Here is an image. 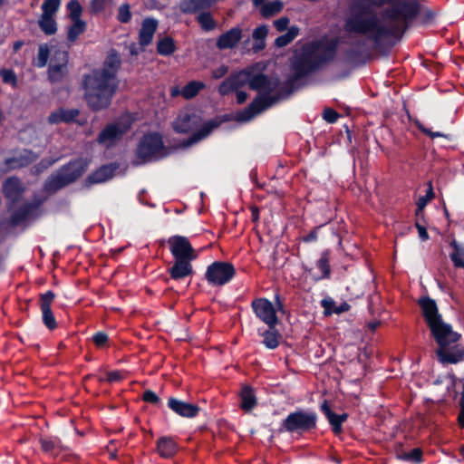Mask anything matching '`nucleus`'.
Masks as SVG:
<instances>
[{"label":"nucleus","mask_w":464,"mask_h":464,"mask_svg":"<svg viewBox=\"0 0 464 464\" xmlns=\"http://www.w3.org/2000/svg\"><path fill=\"white\" fill-rule=\"evenodd\" d=\"M337 45L336 39H332L325 44L321 41H313L304 45L291 61L292 73L284 82L280 81L277 91L274 94L254 99L245 110V118L250 119L263 112L302 89L306 84L304 81L306 77L335 58Z\"/></svg>","instance_id":"nucleus-1"},{"label":"nucleus","mask_w":464,"mask_h":464,"mask_svg":"<svg viewBox=\"0 0 464 464\" xmlns=\"http://www.w3.org/2000/svg\"><path fill=\"white\" fill-rule=\"evenodd\" d=\"M121 63L120 53L111 49L101 68L93 69L82 76L81 85L83 98L92 111L106 110L111 104L120 83L118 72Z\"/></svg>","instance_id":"nucleus-2"},{"label":"nucleus","mask_w":464,"mask_h":464,"mask_svg":"<svg viewBox=\"0 0 464 464\" xmlns=\"http://www.w3.org/2000/svg\"><path fill=\"white\" fill-rule=\"evenodd\" d=\"M344 30L350 34L368 35L374 47L382 53H390L396 44L393 36L401 34L399 27L382 24L375 11L367 6L350 5L349 16L344 22Z\"/></svg>","instance_id":"nucleus-3"},{"label":"nucleus","mask_w":464,"mask_h":464,"mask_svg":"<svg viewBox=\"0 0 464 464\" xmlns=\"http://www.w3.org/2000/svg\"><path fill=\"white\" fill-rule=\"evenodd\" d=\"M246 84L248 85L250 90L259 92L255 98L258 99L264 95H271L279 86L280 79L277 75H267L247 69L237 73H232L226 78L219 84L218 92L222 96L228 95Z\"/></svg>","instance_id":"nucleus-4"},{"label":"nucleus","mask_w":464,"mask_h":464,"mask_svg":"<svg viewBox=\"0 0 464 464\" xmlns=\"http://www.w3.org/2000/svg\"><path fill=\"white\" fill-rule=\"evenodd\" d=\"M438 347L435 351L442 364H457L464 361V345L458 343L461 334L454 332L451 325L443 320L429 327Z\"/></svg>","instance_id":"nucleus-5"},{"label":"nucleus","mask_w":464,"mask_h":464,"mask_svg":"<svg viewBox=\"0 0 464 464\" xmlns=\"http://www.w3.org/2000/svg\"><path fill=\"white\" fill-rule=\"evenodd\" d=\"M221 121L212 119L202 123V118L199 114L192 111H181L174 121V130L178 133L192 134L183 140V147H189L205 138H207L215 129L219 127Z\"/></svg>","instance_id":"nucleus-6"},{"label":"nucleus","mask_w":464,"mask_h":464,"mask_svg":"<svg viewBox=\"0 0 464 464\" xmlns=\"http://www.w3.org/2000/svg\"><path fill=\"white\" fill-rule=\"evenodd\" d=\"M422 7L418 0H401L394 2L390 7L382 12V16L390 21L401 20L402 24H392L390 27H399L401 34L393 36L396 44L401 41L411 23L420 14Z\"/></svg>","instance_id":"nucleus-7"},{"label":"nucleus","mask_w":464,"mask_h":464,"mask_svg":"<svg viewBox=\"0 0 464 464\" xmlns=\"http://www.w3.org/2000/svg\"><path fill=\"white\" fill-rule=\"evenodd\" d=\"M318 414L312 410L297 408L280 423L278 431L304 435L317 430Z\"/></svg>","instance_id":"nucleus-8"},{"label":"nucleus","mask_w":464,"mask_h":464,"mask_svg":"<svg viewBox=\"0 0 464 464\" xmlns=\"http://www.w3.org/2000/svg\"><path fill=\"white\" fill-rule=\"evenodd\" d=\"M165 149L162 136L159 132H150L145 134L140 140L136 156L143 163L157 160L166 156Z\"/></svg>","instance_id":"nucleus-9"},{"label":"nucleus","mask_w":464,"mask_h":464,"mask_svg":"<svg viewBox=\"0 0 464 464\" xmlns=\"http://www.w3.org/2000/svg\"><path fill=\"white\" fill-rule=\"evenodd\" d=\"M234 265L227 261H214L205 272V279L211 286H223L228 284L236 276Z\"/></svg>","instance_id":"nucleus-10"},{"label":"nucleus","mask_w":464,"mask_h":464,"mask_svg":"<svg viewBox=\"0 0 464 464\" xmlns=\"http://www.w3.org/2000/svg\"><path fill=\"white\" fill-rule=\"evenodd\" d=\"M130 129V123H109L100 131L96 139V142L100 145L105 146L107 149H111L123 138Z\"/></svg>","instance_id":"nucleus-11"},{"label":"nucleus","mask_w":464,"mask_h":464,"mask_svg":"<svg viewBox=\"0 0 464 464\" xmlns=\"http://www.w3.org/2000/svg\"><path fill=\"white\" fill-rule=\"evenodd\" d=\"M251 308L253 313L261 322L267 326L278 325L279 318L274 304L266 297H257L252 300Z\"/></svg>","instance_id":"nucleus-12"},{"label":"nucleus","mask_w":464,"mask_h":464,"mask_svg":"<svg viewBox=\"0 0 464 464\" xmlns=\"http://www.w3.org/2000/svg\"><path fill=\"white\" fill-rule=\"evenodd\" d=\"M89 162L78 158L60 168V188L76 181L86 171Z\"/></svg>","instance_id":"nucleus-13"},{"label":"nucleus","mask_w":464,"mask_h":464,"mask_svg":"<svg viewBox=\"0 0 464 464\" xmlns=\"http://www.w3.org/2000/svg\"><path fill=\"white\" fill-rule=\"evenodd\" d=\"M169 251L174 258L195 260L198 254L188 237L175 235L168 239Z\"/></svg>","instance_id":"nucleus-14"},{"label":"nucleus","mask_w":464,"mask_h":464,"mask_svg":"<svg viewBox=\"0 0 464 464\" xmlns=\"http://www.w3.org/2000/svg\"><path fill=\"white\" fill-rule=\"evenodd\" d=\"M58 9V0H45L42 5L43 14L38 21L41 30L48 35L56 32L54 14Z\"/></svg>","instance_id":"nucleus-15"},{"label":"nucleus","mask_w":464,"mask_h":464,"mask_svg":"<svg viewBox=\"0 0 464 464\" xmlns=\"http://www.w3.org/2000/svg\"><path fill=\"white\" fill-rule=\"evenodd\" d=\"M120 163L117 161L102 165L87 176L85 184L92 186L104 183L111 179L115 176L116 171L120 169Z\"/></svg>","instance_id":"nucleus-16"},{"label":"nucleus","mask_w":464,"mask_h":464,"mask_svg":"<svg viewBox=\"0 0 464 464\" xmlns=\"http://www.w3.org/2000/svg\"><path fill=\"white\" fill-rule=\"evenodd\" d=\"M167 406L175 414L187 419L197 417L201 410L198 405L182 401L176 397H169Z\"/></svg>","instance_id":"nucleus-17"},{"label":"nucleus","mask_w":464,"mask_h":464,"mask_svg":"<svg viewBox=\"0 0 464 464\" xmlns=\"http://www.w3.org/2000/svg\"><path fill=\"white\" fill-rule=\"evenodd\" d=\"M419 304L428 327H430L442 320V316L439 313V308L434 299L429 296L421 297L419 300Z\"/></svg>","instance_id":"nucleus-18"},{"label":"nucleus","mask_w":464,"mask_h":464,"mask_svg":"<svg viewBox=\"0 0 464 464\" xmlns=\"http://www.w3.org/2000/svg\"><path fill=\"white\" fill-rule=\"evenodd\" d=\"M320 411L327 419L332 431L335 435H339L343 432V423L347 420L349 415L347 413L336 414L333 411L331 405L327 400H324L320 406Z\"/></svg>","instance_id":"nucleus-19"},{"label":"nucleus","mask_w":464,"mask_h":464,"mask_svg":"<svg viewBox=\"0 0 464 464\" xmlns=\"http://www.w3.org/2000/svg\"><path fill=\"white\" fill-rule=\"evenodd\" d=\"M193 260L174 258L173 265L168 268L171 279L180 281L194 275Z\"/></svg>","instance_id":"nucleus-20"},{"label":"nucleus","mask_w":464,"mask_h":464,"mask_svg":"<svg viewBox=\"0 0 464 464\" xmlns=\"http://www.w3.org/2000/svg\"><path fill=\"white\" fill-rule=\"evenodd\" d=\"M243 31L239 26L232 27L218 37L216 45L219 50L233 49L241 41Z\"/></svg>","instance_id":"nucleus-21"},{"label":"nucleus","mask_w":464,"mask_h":464,"mask_svg":"<svg viewBox=\"0 0 464 464\" xmlns=\"http://www.w3.org/2000/svg\"><path fill=\"white\" fill-rule=\"evenodd\" d=\"M24 188L17 177L7 178L3 182V193L5 197L12 203H16L21 198Z\"/></svg>","instance_id":"nucleus-22"},{"label":"nucleus","mask_w":464,"mask_h":464,"mask_svg":"<svg viewBox=\"0 0 464 464\" xmlns=\"http://www.w3.org/2000/svg\"><path fill=\"white\" fill-rule=\"evenodd\" d=\"M55 298L53 292H47L41 297V310L43 314V322L50 329L53 330L56 327V320L51 310V304Z\"/></svg>","instance_id":"nucleus-23"},{"label":"nucleus","mask_w":464,"mask_h":464,"mask_svg":"<svg viewBox=\"0 0 464 464\" xmlns=\"http://www.w3.org/2000/svg\"><path fill=\"white\" fill-rule=\"evenodd\" d=\"M277 325L267 326V329L259 328L257 334L263 337L262 343L270 350L276 349L282 340V334L276 328Z\"/></svg>","instance_id":"nucleus-24"},{"label":"nucleus","mask_w":464,"mask_h":464,"mask_svg":"<svg viewBox=\"0 0 464 464\" xmlns=\"http://www.w3.org/2000/svg\"><path fill=\"white\" fill-rule=\"evenodd\" d=\"M158 28V21L154 18H145L139 32V43L142 46L149 45Z\"/></svg>","instance_id":"nucleus-25"},{"label":"nucleus","mask_w":464,"mask_h":464,"mask_svg":"<svg viewBox=\"0 0 464 464\" xmlns=\"http://www.w3.org/2000/svg\"><path fill=\"white\" fill-rule=\"evenodd\" d=\"M179 10L184 14H198L203 10H209V4L206 0H180Z\"/></svg>","instance_id":"nucleus-26"},{"label":"nucleus","mask_w":464,"mask_h":464,"mask_svg":"<svg viewBox=\"0 0 464 464\" xmlns=\"http://www.w3.org/2000/svg\"><path fill=\"white\" fill-rule=\"evenodd\" d=\"M178 450L175 440L170 436H162L157 440V451L161 458L169 459Z\"/></svg>","instance_id":"nucleus-27"},{"label":"nucleus","mask_w":464,"mask_h":464,"mask_svg":"<svg viewBox=\"0 0 464 464\" xmlns=\"http://www.w3.org/2000/svg\"><path fill=\"white\" fill-rule=\"evenodd\" d=\"M239 396L240 408L244 411L250 412L257 405V399L255 393V390L251 386H243Z\"/></svg>","instance_id":"nucleus-28"},{"label":"nucleus","mask_w":464,"mask_h":464,"mask_svg":"<svg viewBox=\"0 0 464 464\" xmlns=\"http://www.w3.org/2000/svg\"><path fill=\"white\" fill-rule=\"evenodd\" d=\"M396 458L400 460L412 463L420 464L423 462V451L420 448H414L407 452L402 449V445H399L395 450Z\"/></svg>","instance_id":"nucleus-29"},{"label":"nucleus","mask_w":464,"mask_h":464,"mask_svg":"<svg viewBox=\"0 0 464 464\" xmlns=\"http://www.w3.org/2000/svg\"><path fill=\"white\" fill-rule=\"evenodd\" d=\"M35 210L36 206L34 204L28 203L23 205L12 215V224L19 225L23 222L32 219L34 216Z\"/></svg>","instance_id":"nucleus-30"},{"label":"nucleus","mask_w":464,"mask_h":464,"mask_svg":"<svg viewBox=\"0 0 464 464\" xmlns=\"http://www.w3.org/2000/svg\"><path fill=\"white\" fill-rule=\"evenodd\" d=\"M56 54L55 47L47 44L39 45L37 57L35 59L34 65L38 68H44L46 66L48 60Z\"/></svg>","instance_id":"nucleus-31"},{"label":"nucleus","mask_w":464,"mask_h":464,"mask_svg":"<svg viewBox=\"0 0 464 464\" xmlns=\"http://www.w3.org/2000/svg\"><path fill=\"white\" fill-rule=\"evenodd\" d=\"M317 268L322 272L319 277L315 278V281L331 278V266H330V251L324 250L321 253L320 258L316 262Z\"/></svg>","instance_id":"nucleus-32"},{"label":"nucleus","mask_w":464,"mask_h":464,"mask_svg":"<svg viewBox=\"0 0 464 464\" xmlns=\"http://www.w3.org/2000/svg\"><path fill=\"white\" fill-rule=\"evenodd\" d=\"M197 23L204 32H211L218 26L217 21L214 19L213 14L208 10H203L196 16Z\"/></svg>","instance_id":"nucleus-33"},{"label":"nucleus","mask_w":464,"mask_h":464,"mask_svg":"<svg viewBox=\"0 0 464 464\" xmlns=\"http://www.w3.org/2000/svg\"><path fill=\"white\" fill-rule=\"evenodd\" d=\"M72 24L67 30V42L71 44L76 42L78 37L83 34L87 29V24L83 20L72 21Z\"/></svg>","instance_id":"nucleus-34"},{"label":"nucleus","mask_w":464,"mask_h":464,"mask_svg":"<svg viewBox=\"0 0 464 464\" xmlns=\"http://www.w3.org/2000/svg\"><path fill=\"white\" fill-rule=\"evenodd\" d=\"M299 34V28L296 25H293L288 28L287 32L275 40V45L278 48H283L291 44L296 36Z\"/></svg>","instance_id":"nucleus-35"},{"label":"nucleus","mask_w":464,"mask_h":464,"mask_svg":"<svg viewBox=\"0 0 464 464\" xmlns=\"http://www.w3.org/2000/svg\"><path fill=\"white\" fill-rule=\"evenodd\" d=\"M205 88V83L199 81L188 82L181 90L183 98L189 100L198 95Z\"/></svg>","instance_id":"nucleus-36"},{"label":"nucleus","mask_w":464,"mask_h":464,"mask_svg":"<svg viewBox=\"0 0 464 464\" xmlns=\"http://www.w3.org/2000/svg\"><path fill=\"white\" fill-rule=\"evenodd\" d=\"M450 247L453 252L450 254V258L455 267L459 266V263L464 261V244H459L455 238L450 242Z\"/></svg>","instance_id":"nucleus-37"},{"label":"nucleus","mask_w":464,"mask_h":464,"mask_svg":"<svg viewBox=\"0 0 464 464\" xmlns=\"http://www.w3.org/2000/svg\"><path fill=\"white\" fill-rule=\"evenodd\" d=\"M176 51V44L174 40L166 36L160 39L157 44V53L163 56L171 55Z\"/></svg>","instance_id":"nucleus-38"},{"label":"nucleus","mask_w":464,"mask_h":464,"mask_svg":"<svg viewBox=\"0 0 464 464\" xmlns=\"http://www.w3.org/2000/svg\"><path fill=\"white\" fill-rule=\"evenodd\" d=\"M283 3L279 0L269 2L261 7L262 16L268 18L281 12Z\"/></svg>","instance_id":"nucleus-39"},{"label":"nucleus","mask_w":464,"mask_h":464,"mask_svg":"<svg viewBox=\"0 0 464 464\" xmlns=\"http://www.w3.org/2000/svg\"><path fill=\"white\" fill-rule=\"evenodd\" d=\"M351 4L357 6H367L369 11H375V8H382L385 5H391L389 0H353Z\"/></svg>","instance_id":"nucleus-40"},{"label":"nucleus","mask_w":464,"mask_h":464,"mask_svg":"<svg viewBox=\"0 0 464 464\" xmlns=\"http://www.w3.org/2000/svg\"><path fill=\"white\" fill-rule=\"evenodd\" d=\"M68 11V17L72 21L82 20L81 15L82 13V7L78 0H71L66 5Z\"/></svg>","instance_id":"nucleus-41"},{"label":"nucleus","mask_w":464,"mask_h":464,"mask_svg":"<svg viewBox=\"0 0 464 464\" xmlns=\"http://www.w3.org/2000/svg\"><path fill=\"white\" fill-rule=\"evenodd\" d=\"M435 198V193L433 191V187H432V184L431 182L430 181L429 182V188L426 191V194L424 196H420L417 202H416V205L418 207V212H421L424 210L425 207L427 206V204L432 200L433 198Z\"/></svg>","instance_id":"nucleus-42"},{"label":"nucleus","mask_w":464,"mask_h":464,"mask_svg":"<svg viewBox=\"0 0 464 464\" xmlns=\"http://www.w3.org/2000/svg\"><path fill=\"white\" fill-rule=\"evenodd\" d=\"M113 0H92L90 3L91 12L93 14H100L107 8L111 7Z\"/></svg>","instance_id":"nucleus-43"},{"label":"nucleus","mask_w":464,"mask_h":464,"mask_svg":"<svg viewBox=\"0 0 464 464\" xmlns=\"http://www.w3.org/2000/svg\"><path fill=\"white\" fill-rule=\"evenodd\" d=\"M415 126L420 132H422L423 134H425L426 136L430 137L432 140L439 137L450 140V136L449 134H444L440 131H432L430 129L425 127L420 121H415Z\"/></svg>","instance_id":"nucleus-44"},{"label":"nucleus","mask_w":464,"mask_h":464,"mask_svg":"<svg viewBox=\"0 0 464 464\" xmlns=\"http://www.w3.org/2000/svg\"><path fill=\"white\" fill-rule=\"evenodd\" d=\"M131 17L130 5L128 3L120 5L117 14L118 21L122 24H128L131 20Z\"/></svg>","instance_id":"nucleus-45"},{"label":"nucleus","mask_w":464,"mask_h":464,"mask_svg":"<svg viewBox=\"0 0 464 464\" xmlns=\"http://www.w3.org/2000/svg\"><path fill=\"white\" fill-rule=\"evenodd\" d=\"M80 111L77 109L64 110L60 108V121L66 123L77 122L76 118L79 116Z\"/></svg>","instance_id":"nucleus-46"},{"label":"nucleus","mask_w":464,"mask_h":464,"mask_svg":"<svg viewBox=\"0 0 464 464\" xmlns=\"http://www.w3.org/2000/svg\"><path fill=\"white\" fill-rule=\"evenodd\" d=\"M142 400L154 406L160 407L161 405V399L151 390H146L142 394Z\"/></svg>","instance_id":"nucleus-47"},{"label":"nucleus","mask_w":464,"mask_h":464,"mask_svg":"<svg viewBox=\"0 0 464 464\" xmlns=\"http://www.w3.org/2000/svg\"><path fill=\"white\" fill-rule=\"evenodd\" d=\"M274 306L276 310V314L280 313L282 314L290 315V311L286 309L285 304V299L282 298L279 293H276L274 296Z\"/></svg>","instance_id":"nucleus-48"},{"label":"nucleus","mask_w":464,"mask_h":464,"mask_svg":"<svg viewBox=\"0 0 464 464\" xmlns=\"http://www.w3.org/2000/svg\"><path fill=\"white\" fill-rule=\"evenodd\" d=\"M92 340L98 348H103L108 343L109 336L104 332H97L92 335Z\"/></svg>","instance_id":"nucleus-49"},{"label":"nucleus","mask_w":464,"mask_h":464,"mask_svg":"<svg viewBox=\"0 0 464 464\" xmlns=\"http://www.w3.org/2000/svg\"><path fill=\"white\" fill-rule=\"evenodd\" d=\"M0 74L5 83H10L13 86L16 85V75L12 70L3 69Z\"/></svg>","instance_id":"nucleus-50"},{"label":"nucleus","mask_w":464,"mask_h":464,"mask_svg":"<svg viewBox=\"0 0 464 464\" xmlns=\"http://www.w3.org/2000/svg\"><path fill=\"white\" fill-rule=\"evenodd\" d=\"M323 118L328 123H334L339 118V113L332 108H325L323 112Z\"/></svg>","instance_id":"nucleus-51"},{"label":"nucleus","mask_w":464,"mask_h":464,"mask_svg":"<svg viewBox=\"0 0 464 464\" xmlns=\"http://www.w3.org/2000/svg\"><path fill=\"white\" fill-rule=\"evenodd\" d=\"M45 190L54 193L58 190V174H53L44 184Z\"/></svg>","instance_id":"nucleus-52"},{"label":"nucleus","mask_w":464,"mask_h":464,"mask_svg":"<svg viewBox=\"0 0 464 464\" xmlns=\"http://www.w3.org/2000/svg\"><path fill=\"white\" fill-rule=\"evenodd\" d=\"M267 34V27L266 25H260L254 29L253 38L255 41H265Z\"/></svg>","instance_id":"nucleus-53"},{"label":"nucleus","mask_w":464,"mask_h":464,"mask_svg":"<svg viewBox=\"0 0 464 464\" xmlns=\"http://www.w3.org/2000/svg\"><path fill=\"white\" fill-rule=\"evenodd\" d=\"M420 22L422 24H430L435 18L436 14L429 8L424 9L420 12Z\"/></svg>","instance_id":"nucleus-54"},{"label":"nucleus","mask_w":464,"mask_h":464,"mask_svg":"<svg viewBox=\"0 0 464 464\" xmlns=\"http://www.w3.org/2000/svg\"><path fill=\"white\" fill-rule=\"evenodd\" d=\"M290 20L287 16H282L274 21V26L278 32L288 30Z\"/></svg>","instance_id":"nucleus-55"},{"label":"nucleus","mask_w":464,"mask_h":464,"mask_svg":"<svg viewBox=\"0 0 464 464\" xmlns=\"http://www.w3.org/2000/svg\"><path fill=\"white\" fill-rule=\"evenodd\" d=\"M323 225L314 227L307 235L304 236L301 240L304 243L315 242L318 239V231Z\"/></svg>","instance_id":"nucleus-56"},{"label":"nucleus","mask_w":464,"mask_h":464,"mask_svg":"<svg viewBox=\"0 0 464 464\" xmlns=\"http://www.w3.org/2000/svg\"><path fill=\"white\" fill-rule=\"evenodd\" d=\"M321 306L324 309V314L330 315L334 314L336 304L332 298H324L321 301Z\"/></svg>","instance_id":"nucleus-57"},{"label":"nucleus","mask_w":464,"mask_h":464,"mask_svg":"<svg viewBox=\"0 0 464 464\" xmlns=\"http://www.w3.org/2000/svg\"><path fill=\"white\" fill-rule=\"evenodd\" d=\"M228 72V67L227 65H220L219 67L212 70L211 76L213 79L218 80L223 78Z\"/></svg>","instance_id":"nucleus-58"},{"label":"nucleus","mask_w":464,"mask_h":464,"mask_svg":"<svg viewBox=\"0 0 464 464\" xmlns=\"http://www.w3.org/2000/svg\"><path fill=\"white\" fill-rule=\"evenodd\" d=\"M48 78L53 82L58 79V64L53 63L52 59L48 68Z\"/></svg>","instance_id":"nucleus-59"},{"label":"nucleus","mask_w":464,"mask_h":464,"mask_svg":"<svg viewBox=\"0 0 464 464\" xmlns=\"http://www.w3.org/2000/svg\"><path fill=\"white\" fill-rule=\"evenodd\" d=\"M415 227L417 228L419 237L422 241H427L430 238L426 227L423 225H421L419 221L415 222Z\"/></svg>","instance_id":"nucleus-60"},{"label":"nucleus","mask_w":464,"mask_h":464,"mask_svg":"<svg viewBox=\"0 0 464 464\" xmlns=\"http://www.w3.org/2000/svg\"><path fill=\"white\" fill-rule=\"evenodd\" d=\"M122 378V375L121 372L119 371H112L107 373L106 382H116L121 381Z\"/></svg>","instance_id":"nucleus-61"},{"label":"nucleus","mask_w":464,"mask_h":464,"mask_svg":"<svg viewBox=\"0 0 464 464\" xmlns=\"http://www.w3.org/2000/svg\"><path fill=\"white\" fill-rule=\"evenodd\" d=\"M347 57L352 61H358L362 56V51L352 48L346 53Z\"/></svg>","instance_id":"nucleus-62"},{"label":"nucleus","mask_w":464,"mask_h":464,"mask_svg":"<svg viewBox=\"0 0 464 464\" xmlns=\"http://www.w3.org/2000/svg\"><path fill=\"white\" fill-rule=\"evenodd\" d=\"M351 309V305L347 302H343L340 305H336L334 309V314H341L348 312Z\"/></svg>","instance_id":"nucleus-63"},{"label":"nucleus","mask_w":464,"mask_h":464,"mask_svg":"<svg viewBox=\"0 0 464 464\" xmlns=\"http://www.w3.org/2000/svg\"><path fill=\"white\" fill-rule=\"evenodd\" d=\"M41 444H42V449L46 452L54 449V443L46 439H41Z\"/></svg>","instance_id":"nucleus-64"}]
</instances>
